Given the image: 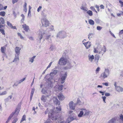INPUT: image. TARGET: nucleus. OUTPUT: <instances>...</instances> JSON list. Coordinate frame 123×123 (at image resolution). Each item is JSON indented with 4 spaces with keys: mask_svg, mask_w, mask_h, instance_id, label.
Wrapping results in <instances>:
<instances>
[{
    "mask_svg": "<svg viewBox=\"0 0 123 123\" xmlns=\"http://www.w3.org/2000/svg\"><path fill=\"white\" fill-rule=\"evenodd\" d=\"M17 34L18 36L20 37V38H21V39H24V37L22 36L20 33H17Z\"/></svg>",
    "mask_w": 123,
    "mask_h": 123,
    "instance_id": "nucleus-38",
    "label": "nucleus"
},
{
    "mask_svg": "<svg viewBox=\"0 0 123 123\" xmlns=\"http://www.w3.org/2000/svg\"><path fill=\"white\" fill-rule=\"evenodd\" d=\"M100 58V56L98 54H96L95 55L94 61L97 64Z\"/></svg>",
    "mask_w": 123,
    "mask_h": 123,
    "instance_id": "nucleus-13",
    "label": "nucleus"
},
{
    "mask_svg": "<svg viewBox=\"0 0 123 123\" xmlns=\"http://www.w3.org/2000/svg\"><path fill=\"white\" fill-rule=\"evenodd\" d=\"M95 7L97 9L98 11H99V6L97 5H96L95 6Z\"/></svg>",
    "mask_w": 123,
    "mask_h": 123,
    "instance_id": "nucleus-58",
    "label": "nucleus"
},
{
    "mask_svg": "<svg viewBox=\"0 0 123 123\" xmlns=\"http://www.w3.org/2000/svg\"><path fill=\"white\" fill-rule=\"evenodd\" d=\"M41 21L43 26L46 27L49 26V22L46 18H42L41 19Z\"/></svg>",
    "mask_w": 123,
    "mask_h": 123,
    "instance_id": "nucleus-4",
    "label": "nucleus"
},
{
    "mask_svg": "<svg viewBox=\"0 0 123 123\" xmlns=\"http://www.w3.org/2000/svg\"><path fill=\"white\" fill-rule=\"evenodd\" d=\"M120 119H121V120L123 121V115L121 114L120 116Z\"/></svg>",
    "mask_w": 123,
    "mask_h": 123,
    "instance_id": "nucleus-57",
    "label": "nucleus"
},
{
    "mask_svg": "<svg viewBox=\"0 0 123 123\" xmlns=\"http://www.w3.org/2000/svg\"><path fill=\"white\" fill-rule=\"evenodd\" d=\"M86 13L90 16L92 15V12L91 11L88 10L87 12Z\"/></svg>",
    "mask_w": 123,
    "mask_h": 123,
    "instance_id": "nucleus-26",
    "label": "nucleus"
},
{
    "mask_svg": "<svg viewBox=\"0 0 123 123\" xmlns=\"http://www.w3.org/2000/svg\"><path fill=\"white\" fill-rule=\"evenodd\" d=\"M86 40L84 39L83 41L82 42L83 44L84 45L86 49H88L89 48L91 45V42L89 41H88L86 42H85V41H86Z\"/></svg>",
    "mask_w": 123,
    "mask_h": 123,
    "instance_id": "nucleus-5",
    "label": "nucleus"
},
{
    "mask_svg": "<svg viewBox=\"0 0 123 123\" xmlns=\"http://www.w3.org/2000/svg\"><path fill=\"white\" fill-rule=\"evenodd\" d=\"M26 120V116L25 115H24L22 117V119L20 121V123H21L22 122H23L24 121H25Z\"/></svg>",
    "mask_w": 123,
    "mask_h": 123,
    "instance_id": "nucleus-25",
    "label": "nucleus"
},
{
    "mask_svg": "<svg viewBox=\"0 0 123 123\" xmlns=\"http://www.w3.org/2000/svg\"><path fill=\"white\" fill-rule=\"evenodd\" d=\"M88 22L89 24L91 25H93L94 24V21L91 19H89V20Z\"/></svg>",
    "mask_w": 123,
    "mask_h": 123,
    "instance_id": "nucleus-27",
    "label": "nucleus"
},
{
    "mask_svg": "<svg viewBox=\"0 0 123 123\" xmlns=\"http://www.w3.org/2000/svg\"><path fill=\"white\" fill-rule=\"evenodd\" d=\"M0 20L2 24H4V20L3 18L1 17L0 18Z\"/></svg>",
    "mask_w": 123,
    "mask_h": 123,
    "instance_id": "nucleus-36",
    "label": "nucleus"
},
{
    "mask_svg": "<svg viewBox=\"0 0 123 123\" xmlns=\"http://www.w3.org/2000/svg\"><path fill=\"white\" fill-rule=\"evenodd\" d=\"M100 68L99 67H98L96 70V73H98L99 71Z\"/></svg>",
    "mask_w": 123,
    "mask_h": 123,
    "instance_id": "nucleus-46",
    "label": "nucleus"
},
{
    "mask_svg": "<svg viewBox=\"0 0 123 123\" xmlns=\"http://www.w3.org/2000/svg\"><path fill=\"white\" fill-rule=\"evenodd\" d=\"M57 71L55 70H54L51 73H50V74L55 75L57 74Z\"/></svg>",
    "mask_w": 123,
    "mask_h": 123,
    "instance_id": "nucleus-35",
    "label": "nucleus"
},
{
    "mask_svg": "<svg viewBox=\"0 0 123 123\" xmlns=\"http://www.w3.org/2000/svg\"><path fill=\"white\" fill-rule=\"evenodd\" d=\"M116 90L118 92L123 91V88L119 86H117L115 87Z\"/></svg>",
    "mask_w": 123,
    "mask_h": 123,
    "instance_id": "nucleus-15",
    "label": "nucleus"
},
{
    "mask_svg": "<svg viewBox=\"0 0 123 123\" xmlns=\"http://www.w3.org/2000/svg\"><path fill=\"white\" fill-rule=\"evenodd\" d=\"M3 10V6L1 4H0V11Z\"/></svg>",
    "mask_w": 123,
    "mask_h": 123,
    "instance_id": "nucleus-40",
    "label": "nucleus"
},
{
    "mask_svg": "<svg viewBox=\"0 0 123 123\" xmlns=\"http://www.w3.org/2000/svg\"><path fill=\"white\" fill-rule=\"evenodd\" d=\"M53 102L56 105H59L60 104V101L57 99L56 97H53Z\"/></svg>",
    "mask_w": 123,
    "mask_h": 123,
    "instance_id": "nucleus-9",
    "label": "nucleus"
},
{
    "mask_svg": "<svg viewBox=\"0 0 123 123\" xmlns=\"http://www.w3.org/2000/svg\"><path fill=\"white\" fill-rule=\"evenodd\" d=\"M19 60V58L18 57V55L17 56H15V58L14 60L13 61V62L15 61H16Z\"/></svg>",
    "mask_w": 123,
    "mask_h": 123,
    "instance_id": "nucleus-34",
    "label": "nucleus"
},
{
    "mask_svg": "<svg viewBox=\"0 0 123 123\" xmlns=\"http://www.w3.org/2000/svg\"><path fill=\"white\" fill-rule=\"evenodd\" d=\"M13 116V113H11L8 117L7 121L5 123H8L10 121L12 117Z\"/></svg>",
    "mask_w": 123,
    "mask_h": 123,
    "instance_id": "nucleus-18",
    "label": "nucleus"
},
{
    "mask_svg": "<svg viewBox=\"0 0 123 123\" xmlns=\"http://www.w3.org/2000/svg\"><path fill=\"white\" fill-rule=\"evenodd\" d=\"M119 2L121 4V6L123 7V2L121 0H119Z\"/></svg>",
    "mask_w": 123,
    "mask_h": 123,
    "instance_id": "nucleus-48",
    "label": "nucleus"
},
{
    "mask_svg": "<svg viewBox=\"0 0 123 123\" xmlns=\"http://www.w3.org/2000/svg\"><path fill=\"white\" fill-rule=\"evenodd\" d=\"M52 62H50V63L49 64L48 66L47 67L46 69H47L48 68H49V67H50L51 65V64H52Z\"/></svg>",
    "mask_w": 123,
    "mask_h": 123,
    "instance_id": "nucleus-50",
    "label": "nucleus"
},
{
    "mask_svg": "<svg viewBox=\"0 0 123 123\" xmlns=\"http://www.w3.org/2000/svg\"><path fill=\"white\" fill-rule=\"evenodd\" d=\"M109 73L108 71H105L102 73L99 76V78L102 80H103L107 78L109 75Z\"/></svg>",
    "mask_w": 123,
    "mask_h": 123,
    "instance_id": "nucleus-3",
    "label": "nucleus"
},
{
    "mask_svg": "<svg viewBox=\"0 0 123 123\" xmlns=\"http://www.w3.org/2000/svg\"><path fill=\"white\" fill-rule=\"evenodd\" d=\"M42 8V7L41 6H40L39 7L37 8V11L38 12H39L41 10V9Z\"/></svg>",
    "mask_w": 123,
    "mask_h": 123,
    "instance_id": "nucleus-49",
    "label": "nucleus"
},
{
    "mask_svg": "<svg viewBox=\"0 0 123 123\" xmlns=\"http://www.w3.org/2000/svg\"><path fill=\"white\" fill-rule=\"evenodd\" d=\"M68 60L67 59L62 57L59 60L58 64L61 65H64L67 63Z\"/></svg>",
    "mask_w": 123,
    "mask_h": 123,
    "instance_id": "nucleus-2",
    "label": "nucleus"
},
{
    "mask_svg": "<svg viewBox=\"0 0 123 123\" xmlns=\"http://www.w3.org/2000/svg\"><path fill=\"white\" fill-rule=\"evenodd\" d=\"M67 76V73H65L64 75L61 77L60 78V81L61 83L62 84L64 82Z\"/></svg>",
    "mask_w": 123,
    "mask_h": 123,
    "instance_id": "nucleus-8",
    "label": "nucleus"
},
{
    "mask_svg": "<svg viewBox=\"0 0 123 123\" xmlns=\"http://www.w3.org/2000/svg\"><path fill=\"white\" fill-rule=\"evenodd\" d=\"M47 99L46 97L44 96H42L41 100L43 101V102H45L46 101V100Z\"/></svg>",
    "mask_w": 123,
    "mask_h": 123,
    "instance_id": "nucleus-24",
    "label": "nucleus"
},
{
    "mask_svg": "<svg viewBox=\"0 0 123 123\" xmlns=\"http://www.w3.org/2000/svg\"><path fill=\"white\" fill-rule=\"evenodd\" d=\"M27 4L26 3H25L24 5V8H26Z\"/></svg>",
    "mask_w": 123,
    "mask_h": 123,
    "instance_id": "nucleus-64",
    "label": "nucleus"
},
{
    "mask_svg": "<svg viewBox=\"0 0 123 123\" xmlns=\"http://www.w3.org/2000/svg\"><path fill=\"white\" fill-rule=\"evenodd\" d=\"M102 84L103 85H105L106 86H108L109 85L108 83H107V82H105V83H102Z\"/></svg>",
    "mask_w": 123,
    "mask_h": 123,
    "instance_id": "nucleus-53",
    "label": "nucleus"
},
{
    "mask_svg": "<svg viewBox=\"0 0 123 123\" xmlns=\"http://www.w3.org/2000/svg\"><path fill=\"white\" fill-rule=\"evenodd\" d=\"M6 13L4 11H2L0 12V16L4 17L5 16Z\"/></svg>",
    "mask_w": 123,
    "mask_h": 123,
    "instance_id": "nucleus-29",
    "label": "nucleus"
},
{
    "mask_svg": "<svg viewBox=\"0 0 123 123\" xmlns=\"http://www.w3.org/2000/svg\"><path fill=\"white\" fill-rule=\"evenodd\" d=\"M91 9L93 11H94L96 13H97V12L96 10L94 7L93 6H91L90 7Z\"/></svg>",
    "mask_w": 123,
    "mask_h": 123,
    "instance_id": "nucleus-39",
    "label": "nucleus"
},
{
    "mask_svg": "<svg viewBox=\"0 0 123 123\" xmlns=\"http://www.w3.org/2000/svg\"><path fill=\"white\" fill-rule=\"evenodd\" d=\"M0 31L1 32V33L3 35H5V31L4 29H0Z\"/></svg>",
    "mask_w": 123,
    "mask_h": 123,
    "instance_id": "nucleus-33",
    "label": "nucleus"
},
{
    "mask_svg": "<svg viewBox=\"0 0 123 123\" xmlns=\"http://www.w3.org/2000/svg\"><path fill=\"white\" fill-rule=\"evenodd\" d=\"M22 27L23 30L26 32H28L30 31V29L29 26L26 24L22 25Z\"/></svg>",
    "mask_w": 123,
    "mask_h": 123,
    "instance_id": "nucleus-7",
    "label": "nucleus"
},
{
    "mask_svg": "<svg viewBox=\"0 0 123 123\" xmlns=\"http://www.w3.org/2000/svg\"><path fill=\"white\" fill-rule=\"evenodd\" d=\"M25 79V78H24L22 79H21L19 81V83H20L23 81H24Z\"/></svg>",
    "mask_w": 123,
    "mask_h": 123,
    "instance_id": "nucleus-41",
    "label": "nucleus"
},
{
    "mask_svg": "<svg viewBox=\"0 0 123 123\" xmlns=\"http://www.w3.org/2000/svg\"><path fill=\"white\" fill-rule=\"evenodd\" d=\"M94 53H97L98 52V51L97 50L96 48H94Z\"/></svg>",
    "mask_w": 123,
    "mask_h": 123,
    "instance_id": "nucleus-59",
    "label": "nucleus"
},
{
    "mask_svg": "<svg viewBox=\"0 0 123 123\" xmlns=\"http://www.w3.org/2000/svg\"><path fill=\"white\" fill-rule=\"evenodd\" d=\"M63 88V86L62 85H60L58 86V89L59 91L62 90Z\"/></svg>",
    "mask_w": 123,
    "mask_h": 123,
    "instance_id": "nucleus-28",
    "label": "nucleus"
},
{
    "mask_svg": "<svg viewBox=\"0 0 123 123\" xmlns=\"http://www.w3.org/2000/svg\"><path fill=\"white\" fill-rule=\"evenodd\" d=\"M45 34V33H42L41 32H39L38 35V37L40 41H41V39L43 38V35Z\"/></svg>",
    "mask_w": 123,
    "mask_h": 123,
    "instance_id": "nucleus-14",
    "label": "nucleus"
},
{
    "mask_svg": "<svg viewBox=\"0 0 123 123\" xmlns=\"http://www.w3.org/2000/svg\"><path fill=\"white\" fill-rule=\"evenodd\" d=\"M105 91L104 92H102L101 91H99V92L100 93H102V95H104V93L105 92Z\"/></svg>",
    "mask_w": 123,
    "mask_h": 123,
    "instance_id": "nucleus-55",
    "label": "nucleus"
},
{
    "mask_svg": "<svg viewBox=\"0 0 123 123\" xmlns=\"http://www.w3.org/2000/svg\"><path fill=\"white\" fill-rule=\"evenodd\" d=\"M55 108H54L52 109H51V111L48 113L49 117V118H51L53 120H55L57 119V117L56 116L55 114L58 112V111H60L61 110L60 107L56 108V111H55Z\"/></svg>",
    "mask_w": 123,
    "mask_h": 123,
    "instance_id": "nucleus-1",
    "label": "nucleus"
},
{
    "mask_svg": "<svg viewBox=\"0 0 123 123\" xmlns=\"http://www.w3.org/2000/svg\"><path fill=\"white\" fill-rule=\"evenodd\" d=\"M106 97L105 96L102 97V98L103 99V100L105 103H106L105 102V100L106 99Z\"/></svg>",
    "mask_w": 123,
    "mask_h": 123,
    "instance_id": "nucleus-54",
    "label": "nucleus"
},
{
    "mask_svg": "<svg viewBox=\"0 0 123 123\" xmlns=\"http://www.w3.org/2000/svg\"><path fill=\"white\" fill-rule=\"evenodd\" d=\"M25 79V78H24L22 79H21L19 81V83H20L23 81H24Z\"/></svg>",
    "mask_w": 123,
    "mask_h": 123,
    "instance_id": "nucleus-43",
    "label": "nucleus"
},
{
    "mask_svg": "<svg viewBox=\"0 0 123 123\" xmlns=\"http://www.w3.org/2000/svg\"><path fill=\"white\" fill-rule=\"evenodd\" d=\"M25 79V78H24L22 79H21L19 81V83H20L23 81H24Z\"/></svg>",
    "mask_w": 123,
    "mask_h": 123,
    "instance_id": "nucleus-44",
    "label": "nucleus"
},
{
    "mask_svg": "<svg viewBox=\"0 0 123 123\" xmlns=\"http://www.w3.org/2000/svg\"><path fill=\"white\" fill-rule=\"evenodd\" d=\"M102 28V27L100 26H97V29L98 30H100Z\"/></svg>",
    "mask_w": 123,
    "mask_h": 123,
    "instance_id": "nucleus-45",
    "label": "nucleus"
},
{
    "mask_svg": "<svg viewBox=\"0 0 123 123\" xmlns=\"http://www.w3.org/2000/svg\"><path fill=\"white\" fill-rule=\"evenodd\" d=\"M123 34V30H121L119 31V35H121Z\"/></svg>",
    "mask_w": 123,
    "mask_h": 123,
    "instance_id": "nucleus-51",
    "label": "nucleus"
},
{
    "mask_svg": "<svg viewBox=\"0 0 123 123\" xmlns=\"http://www.w3.org/2000/svg\"><path fill=\"white\" fill-rule=\"evenodd\" d=\"M36 57V56H34L31 58H30L29 59V62L32 63L34 61V60Z\"/></svg>",
    "mask_w": 123,
    "mask_h": 123,
    "instance_id": "nucleus-31",
    "label": "nucleus"
},
{
    "mask_svg": "<svg viewBox=\"0 0 123 123\" xmlns=\"http://www.w3.org/2000/svg\"><path fill=\"white\" fill-rule=\"evenodd\" d=\"M6 91H4L2 92V93L0 94V95H2L6 94Z\"/></svg>",
    "mask_w": 123,
    "mask_h": 123,
    "instance_id": "nucleus-47",
    "label": "nucleus"
},
{
    "mask_svg": "<svg viewBox=\"0 0 123 123\" xmlns=\"http://www.w3.org/2000/svg\"><path fill=\"white\" fill-rule=\"evenodd\" d=\"M88 57L89 60L91 62H92L93 60L94 59V57L93 55H89Z\"/></svg>",
    "mask_w": 123,
    "mask_h": 123,
    "instance_id": "nucleus-21",
    "label": "nucleus"
},
{
    "mask_svg": "<svg viewBox=\"0 0 123 123\" xmlns=\"http://www.w3.org/2000/svg\"><path fill=\"white\" fill-rule=\"evenodd\" d=\"M18 0H12V3L13 4H14L15 3L17 2Z\"/></svg>",
    "mask_w": 123,
    "mask_h": 123,
    "instance_id": "nucleus-52",
    "label": "nucleus"
},
{
    "mask_svg": "<svg viewBox=\"0 0 123 123\" xmlns=\"http://www.w3.org/2000/svg\"><path fill=\"white\" fill-rule=\"evenodd\" d=\"M7 24L8 26L12 29H17L15 26H13L12 24L9 22L7 21Z\"/></svg>",
    "mask_w": 123,
    "mask_h": 123,
    "instance_id": "nucleus-11",
    "label": "nucleus"
},
{
    "mask_svg": "<svg viewBox=\"0 0 123 123\" xmlns=\"http://www.w3.org/2000/svg\"><path fill=\"white\" fill-rule=\"evenodd\" d=\"M50 36V35L47 36L46 37V39H49V38Z\"/></svg>",
    "mask_w": 123,
    "mask_h": 123,
    "instance_id": "nucleus-63",
    "label": "nucleus"
},
{
    "mask_svg": "<svg viewBox=\"0 0 123 123\" xmlns=\"http://www.w3.org/2000/svg\"><path fill=\"white\" fill-rule=\"evenodd\" d=\"M83 113H84V116L88 115L89 114L90 111H89L85 109H83Z\"/></svg>",
    "mask_w": 123,
    "mask_h": 123,
    "instance_id": "nucleus-17",
    "label": "nucleus"
},
{
    "mask_svg": "<svg viewBox=\"0 0 123 123\" xmlns=\"http://www.w3.org/2000/svg\"><path fill=\"white\" fill-rule=\"evenodd\" d=\"M18 118H15L14 119L12 123H16L18 121Z\"/></svg>",
    "mask_w": 123,
    "mask_h": 123,
    "instance_id": "nucleus-37",
    "label": "nucleus"
},
{
    "mask_svg": "<svg viewBox=\"0 0 123 123\" xmlns=\"http://www.w3.org/2000/svg\"><path fill=\"white\" fill-rule=\"evenodd\" d=\"M80 9L86 11H87L88 10L87 8L86 7H84V6H82L81 7Z\"/></svg>",
    "mask_w": 123,
    "mask_h": 123,
    "instance_id": "nucleus-30",
    "label": "nucleus"
},
{
    "mask_svg": "<svg viewBox=\"0 0 123 123\" xmlns=\"http://www.w3.org/2000/svg\"><path fill=\"white\" fill-rule=\"evenodd\" d=\"M4 27V25H1V23H0V29Z\"/></svg>",
    "mask_w": 123,
    "mask_h": 123,
    "instance_id": "nucleus-62",
    "label": "nucleus"
},
{
    "mask_svg": "<svg viewBox=\"0 0 123 123\" xmlns=\"http://www.w3.org/2000/svg\"><path fill=\"white\" fill-rule=\"evenodd\" d=\"M35 91L34 88H32L31 89V95H30V100H32V98L33 97V96L34 93V92Z\"/></svg>",
    "mask_w": 123,
    "mask_h": 123,
    "instance_id": "nucleus-22",
    "label": "nucleus"
},
{
    "mask_svg": "<svg viewBox=\"0 0 123 123\" xmlns=\"http://www.w3.org/2000/svg\"><path fill=\"white\" fill-rule=\"evenodd\" d=\"M25 79V78H24L22 79H21L19 81V83H20L23 81H24Z\"/></svg>",
    "mask_w": 123,
    "mask_h": 123,
    "instance_id": "nucleus-42",
    "label": "nucleus"
},
{
    "mask_svg": "<svg viewBox=\"0 0 123 123\" xmlns=\"http://www.w3.org/2000/svg\"><path fill=\"white\" fill-rule=\"evenodd\" d=\"M13 116V113H11L8 117L7 121L5 123H8L10 121L12 117Z\"/></svg>",
    "mask_w": 123,
    "mask_h": 123,
    "instance_id": "nucleus-19",
    "label": "nucleus"
},
{
    "mask_svg": "<svg viewBox=\"0 0 123 123\" xmlns=\"http://www.w3.org/2000/svg\"><path fill=\"white\" fill-rule=\"evenodd\" d=\"M6 49V48L5 47H2L1 49V52L5 54Z\"/></svg>",
    "mask_w": 123,
    "mask_h": 123,
    "instance_id": "nucleus-23",
    "label": "nucleus"
},
{
    "mask_svg": "<svg viewBox=\"0 0 123 123\" xmlns=\"http://www.w3.org/2000/svg\"><path fill=\"white\" fill-rule=\"evenodd\" d=\"M21 49L20 48L16 47L15 49V51L16 53L18 55H19L20 53V50Z\"/></svg>",
    "mask_w": 123,
    "mask_h": 123,
    "instance_id": "nucleus-12",
    "label": "nucleus"
},
{
    "mask_svg": "<svg viewBox=\"0 0 123 123\" xmlns=\"http://www.w3.org/2000/svg\"><path fill=\"white\" fill-rule=\"evenodd\" d=\"M57 97L61 101L64 100L65 98V97L62 93H60L57 96Z\"/></svg>",
    "mask_w": 123,
    "mask_h": 123,
    "instance_id": "nucleus-10",
    "label": "nucleus"
},
{
    "mask_svg": "<svg viewBox=\"0 0 123 123\" xmlns=\"http://www.w3.org/2000/svg\"><path fill=\"white\" fill-rule=\"evenodd\" d=\"M105 95L106 96H110V94L109 93H105Z\"/></svg>",
    "mask_w": 123,
    "mask_h": 123,
    "instance_id": "nucleus-61",
    "label": "nucleus"
},
{
    "mask_svg": "<svg viewBox=\"0 0 123 123\" xmlns=\"http://www.w3.org/2000/svg\"><path fill=\"white\" fill-rule=\"evenodd\" d=\"M116 119L115 118H113L109 121V123H114Z\"/></svg>",
    "mask_w": 123,
    "mask_h": 123,
    "instance_id": "nucleus-32",
    "label": "nucleus"
},
{
    "mask_svg": "<svg viewBox=\"0 0 123 123\" xmlns=\"http://www.w3.org/2000/svg\"><path fill=\"white\" fill-rule=\"evenodd\" d=\"M69 105L70 109L73 110L75 109V104H74L73 101H70L69 103Z\"/></svg>",
    "mask_w": 123,
    "mask_h": 123,
    "instance_id": "nucleus-6",
    "label": "nucleus"
},
{
    "mask_svg": "<svg viewBox=\"0 0 123 123\" xmlns=\"http://www.w3.org/2000/svg\"><path fill=\"white\" fill-rule=\"evenodd\" d=\"M80 110L81 111H80L79 114L78 115V116L79 117H82L84 114L83 109H80Z\"/></svg>",
    "mask_w": 123,
    "mask_h": 123,
    "instance_id": "nucleus-20",
    "label": "nucleus"
},
{
    "mask_svg": "<svg viewBox=\"0 0 123 123\" xmlns=\"http://www.w3.org/2000/svg\"><path fill=\"white\" fill-rule=\"evenodd\" d=\"M20 108L17 107L16 109L15 112H12V113H13V115L15 114L18 115L20 111Z\"/></svg>",
    "mask_w": 123,
    "mask_h": 123,
    "instance_id": "nucleus-16",
    "label": "nucleus"
},
{
    "mask_svg": "<svg viewBox=\"0 0 123 123\" xmlns=\"http://www.w3.org/2000/svg\"><path fill=\"white\" fill-rule=\"evenodd\" d=\"M21 16L23 17V18L22 19V20H23V21L24 20V19L25 18V16L23 14H22L21 15Z\"/></svg>",
    "mask_w": 123,
    "mask_h": 123,
    "instance_id": "nucleus-56",
    "label": "nucleus"
},
{
    "mask_svg": "<svg viewBox=\"0 0 123 123\" xmlns=\"http://www.w3.org/2000/svg\"><path fill=\"white\" fill-rule=\"evenodd\" d=\"M100 7L101 9H104V6L102 5H101L100 6Z\"/></svg>",
    "mask_w": 123,
    "mask_h": 123,
    "instance_id": "nucleus-60",
    "label": "nucleus"
}]
</instances>
